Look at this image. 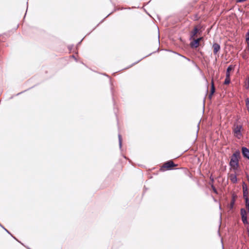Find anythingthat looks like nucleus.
Wrapping results in <instances>:
<instances>
[{
    "label": "nucleus",
    "mask_w": 249,
    "mask_h": 249,
    "mask_svg": "<svg viewBox=\"0 0 249 249\" xmlns=\"http://www.w3.org/2000/svg\"><path fill=\"white\" fill-rule=\"evenodd\" d=\"M240 158L241 155L239 150L235 151L231 157L229 165L234 171L237 170L239 167V159Z\"/></svg>",
    "instance_id": "f257e3e1"
},
{
    "label": "nucleus",
    "mask_w": 249,
    "mask_h": 249,
    "mask_svg": "<svg viewBox=\"0 0 249 249\" xmlns=\"http://www.w3.org/2000/svg\"><path fill=\"white\" fill-rule=\"evenodd\" d=\"M243 129V126L241 124H234L232 128L234 136L238 139H240L242 137L241 130Z\"/></svg>",
    "instance_id": "f03ea898"
},
{
    "label": "nucleus",
    "mask_w": 249,
    "mask_h": 249,
    "mask_svg": "<svg viewBox=\"0 0 249 249\" xmlns=\"http://www.w3.org/2000/svg\"><path fill=\"white\" fill-rule=\"evenodd\" d=\"M176 166L177 165L175 164L172 160H169L164 163L160 168V170L164 171V169L165 168L167 170H171L173 167Z\"/></svg>",
    "instance_id": "7ed1b4c3"
},
{
    "label": "nucleus",
    "mask_w": 249,
    "mask_h": 249,
    "mask_svg": "<svg viewBox=\"0 0 249 249\" xmlns=\"http://www.w3.org/2000/svg\"><path fill=\"white\" fill-rule=\"evenodd\" d=\"M240 213L241 215V219L243 223L245 224H248V221L247 219V212L244 208H241L240 210Z\"/></svg>",
    "instance_id": "20e7f679"
},
{
    "label": "nucleus",
    "mask_w": 249,
    "mask_h": 249,
    "mask_svg": "<svg viewBox=\"0 0 249 249\" xmlns=\"http://www.w3.org/2000/svg\"><path fill=\"white\" fill-rule=\"evenodd\" d=\"M203 39V37H200L197 39H194L193 41L190 43V46L192 48H196L199 45V42L200 41Z\"/></svg>",
    "instance_id": "39448f33"
},
{
    "label": "nucleus",
    "mask_w": 249,
    "mask_h": 249,
    "mask_svg": "<svg viewBox=\"0 0 249 249\" xmlns=\"http://www.w3.org/2000/svg\"><path fill=\"white\" fill-rule=\"evenodd\" d=\"M241 152L244 158L249 160V149L246 147L241 148Z\"/></svg>",
    "instance_id": "423d86ee"
},
{
    "label": "nucleus",
    "mask_w": 249,
    "mask_h": 249,
    "mask_svg": "<svg viewBox=\"0 0 249 249\" xmlns=\"http://www.w3.org/2000/svg\"><path fill=\"white\" fill-rule=\"evenodd\" d=\"M242 188H243V198H245L246 197L248 196V189L247 184L245 183V182H243L242 184Z\"/></svg>",
    "instance_id": "0eeeda50"
},
{
    "label": "nucleus",
    "mask_w": 249,
    "mask_h": 249,
    "mask_svg": "<svg viewBox=\"0 0 249 249\" xmlns=\"http://www.w3.org/2000/svg\"><path fill=\"white\" fill-rule=\"evenodd\" d=\"M220 46L217 43H214L213 45V52L214 55H217L220 50Z\"/></svg>",
    "instance_id": "6e6552de"
},
{
    "label": "nucleus",
    "mask_w": 249,
    "mask_h": 249,
    "mask_svg": "<svg viewBox=\"0 0 249 249\" xmlns=\"http://www.w3.org/2000/svg\"><path fill=\"white\" fill-rule=\"evenodd\" d=\"M229 178L233 183H236L237 182V175L236 174H231L229 175Z\"/></svg>",
    "instance_id": "1a4fd4ad"
},
{
    "label": "nucleus",
    "mask_w": 249,
    "mask_h": 249,
    "mask_svg": "<svg viewBox=\"0 0 249 249\" xmlns=\"http://www.w3.org/2000/svg\"><path fill=\"white\" fill-rule=\"evenodd\" d=\"M215 91V89L214 85V82L213 79H212L211 81V89L210 90V93L209 95V98H211L212 97V96L214 94Z\"/></svg>",
    "instance_id": "9d476101"
},
{
    "label": "nucleus",
    "mask_w": 249,
    "mask_h": 249,
    "mask_svg": "<svg viewBox=\"0 0 249 249\" xmlns=\"http://www.w3.org/2000/svg\"><path fill=\"white\" fill-rule=\"evenodd\" d=\"M199 31V29H198L197 27H195L194 29L191 32V37L193 38L194 37Z\"/></svg>",
    "instance_id": "9b49d317"
},
{
    "label": "nucleus",
    "mask_w": 249,
    "mask_h": 249,
    "mask_svg": "<svg viewBox=\"0 0 249 249\" xmlns=\"http://www.w3.org/2000/svg\"><path fill=\"white\" fill-rule=\"evenodd\" d=\"M233 69L232 65L229 66L226 70V77H230V71Z\"/></svg>",
    "instance_id": "f8f14e48"
},
{
    "label": "nucleus",
    "mask_w": 249,
    "mask_h": 249,
    "mask_svg": "<svg viewBox=\"0 0 249 249\" xmlns=\"http://www.w3.org/2000/svg\"><path fill=\"white\" fill-rule=\"evenodd\" d=\"M235 199L234 198V196H232L231 200L230 202V205H229V208L230 210H231L233 209L234 205L235 204Z\"/></svg>",
    "instance_id": "ddd939ff"
},
{
    "label": "nucleus",
    "mask_w": 249,
    "mask_h": 249,
    "mask_svg": "<svg viewBox=\"0 0 249 249\" xmlns=\"http://www.w3.org/2000/svg\"><path fill=\"white\" fill-rule=\"evenodd\" d=\"M244 199L245 200L246 208L248 209V210L249 211V197H246L244 198Z\"/></svg>",
    "instance_id": "4468645a"
},
{
    "label": "nucleus",
    "mask_w": 249,
    "mask_h": 249,
    "mask_svg": "<svg viewBox=\"0 0 249 249\" xmlns=\"http://www.w3.org/2000/svg\"><path fill=\"white\" fill-rule=\"evenodd\" d=\"M245 88L247 89H249V78H247L246 80L245 83Z\"/></svg>",
    "instance_id": "2eb2a0df"
},
{
    "label": "nucleus",
    "mask_w": 249,
    "mask_h": 249,
    "mask_svg": "<svg viewBox=\"0 0 249 249\" xmlns=\"http://www.w3.org/2000/svg\"><path fill=\"white\" fill-rule=\"evenodd\" d=\"M118 138H119V147H120V148L121 149L122 146V139L121 135L120 134L118 135Z\"/></svg>",
    "instance_id": "dca6fc26"
},
{
    "label": "nucleus",
    "mask_w": 249,
    "mask_h": 249,
    "mask_svg": "<svg viewBox=\"0 0 249 249\" xmlns=\"http://www.w3.org/2000/svg\"><path fill=\"white\" fill-rule=\"evenodd\" d=\"M231 82L230 77H226V78L224 81V84L228 85Z\"/></svg>",
    "instance_id": "f3484780"
},
{
    "label": "nucleus",
    "mask_w": 249,
    "mask_h": 249,
    "mask_svg": "<svg viewBox=\"0 0 249 249\" xmlns=\"http://www.w3.org/2000/svg\"><path fill=\"white\" fill-rule=\"evenodd\" d=\"M246 41L248 44V50L249 51V36L247 35V34H246Z\"/></svg>",
    "instance_id": "a211bd4d"
},
{
    "label": "nucleus",
    "mask_w": 249,
    "mask_h": 249,
    "mask_svg": "<svg viewBox=\"0 0 249 249\" xmlns=\"http://www.w3.org/2000/svg\"><path fill=\"white\" fill-rule=\"evenodd\" d=\"M212 189H213V191L215 193L217 194V190H216V188H215L213 185H212Z\"/></svg>",
    "instance_id": "6ab92c4d"
},
{
    "label": "nucleus",
    "mask_w": 249,
    "mask_h": 249,
    "mask_svg": "<svg viewBox=\"0 0 249 249\" xmlns=\"http://www.w3.org/2000/svg\"><path fill=\"white\" fill-rule=\"evenodd\" d=\"M247 0H236V2L241 3L246 1Z\"/></svg>",
    "instance_id": "aec40b11"
},
{
    "label": "nucleus",
    "mask_w": 249,
    "mask_h": 249,
    "mask_svg": "<svg viewBox=\"0 0 249 249\" xmlns=\"http://www.w3.org/2000/svg\"><path fill=\"white\" fill-rule=\"evenodd\" d=\"M4 230H5L7 232H8L9 234H10V235H11V236H12L14 239H16V240H17V239H16L15 237H14V236H13V235L10 233V232H9V231L7 230V229H4Z\"/></svg>",
    "instance_id": "412c9836"
},
{
    "label": "nucleus",
    "mask_w": 249,
    "mask_h": 249,
    "mask_svg": "<svg viewBox=\"0 0 249 249\" xmlns=\"http://www.w3.org/2000/svg\"><path fill=\"white\" fill-rule=\"evenodd\" d=\"M199 18V17L197 15H196L195 17V20H198Z\"/></svg>",
    "instance_id": "4be33fe9"
},
{
    "label": "nucleus",
    "mask_w": 249,
    "mask_h": 249,
    "mask_svg": "<svg viewBox=\"0 0 249 249\" xmlns=\"http://www.w3.org/2000/svg\"><path fill=\"white\" fill-rule=\"evenodd\" d=\"M247 232H248V236L249 237V229H247Z\"/></svg>",
    "instance_id": "5701e85b"
},
{
    "label": "nucleus",
    "mask_w": 249,
    "mask_h": 249,
    "mask_svg": "<svg viewBox=\"0 0 249 249\" xmlns=\"http://www.w3.org/2000/svg\"><path fill=\"white\" fill-rule=\"evenodd\" d=\"M247 180L249 183V177L248 175L247 176Z\"/></svg>",
    "instance_id": "b1692460"
},
{
    "label": "nucleus",
    "mask_w": 249,
    "mask_h": 249,
    "mask_svg": "<svg viewBox=\"0 0 249 249\" xmlns=\"http://www.w3.org/2000/svg\"><path fill=\"white\" fill-rule=\"evenodd\" d=\"M152 54V53H150V54H149L148 55H147V56H146L145 57H147V56H149V55H151V54Z\"/></svg>",
    "instance_id": "393cba45"
},
{
    "label": "nucleus",
    "mask_w": 249,
    "mask_h": 249,
    "mask_svg": "<svg viewBox=\"0 0 249 249\" xmlns=\"http://www.w3.org/2000/svg\"><path fill=\"white\" fill-rule=\"evenodd\" d=\"M247 35L249 36V30L247 32Z\"/></svg>",
    "instance_id": "a878e982"
},
{
    "label": "nucleus",
    "mask_w": 249,
    "mask_h": 249,
    "mask_svg": "<svg viewBox=\"0 0 249 249\" xmlns=\"http://www.w3.org/2000/svg\"><path fill=\"white\" fill-rule=\"evenodd\" d=\"M72 57L73 58H74L75 59H76V58H75V57L74 55H72Z\"/></svg>",
    "instance_id": "bb28decb"
},
{
    "label": "nucleus",
    "mask_w": 249,
    "mask_h": 249,
    "mask_svg": "<svg viewBox=\"0 0 249 249\" xmlns=\"http://www.w3.org/2000/svg\"><path fill=\"white\" fill-rule=\"evenodd\" d=\"M140 60H138V61H137V62H135V64H137V63H139V62H140Z\"/></svg>",
    "instance_id": "cd10ccee"
},
{
    "label": "nucleus",
    "mask_w": 249,
    "mask_h": 249,
    "mask_svg": "<svg viewBox=\"0 0 249 249\" xmlns=\"http://www.w3.org/2000/svg\"><path fill=\"white\" fill-rule=\"evenodd\" d=\"M140 60H138V61H137V62H135V64H137V63H139V62H140Z\"/></svg>",
    "instance_id": "c85d7f7f"
},
{
    "label": "nucleus",
    "mask_w": 249,
    "mask_h": 249,
    "mask_svg": "<svg viewBox=\"0 0 249 249\" xmlns=\"http://www.w3.org/2000/svg\"><path fill=\"white\" fill-rule=\"evenodd\" d=\"M140 60H138V61H137V62H135V64H137V63H139V62H140Z\"/></svg>",
    "instance_id": "c756f323"
},
{
    "label": "nucleus",
    "mask_w": 249,
    "mask_h": 249,
    "mask_svg": "<svg viewBox=\"0 0 249 249\" xmlns=\"http://www.w3.org/2000/svg\"><path fill=\"white\" fill-rule=\"evenodd\" d=\"M140 60H138V61H137V62H135V64H137V63H139V62H140Z\"/></svg>",
    "instance_id": "7c9ffc66"
},
{
    "label": "nucleus",
    "mask_w": 249,
    "mask_h": 249,
    "mask_svg": "<svg viewBox=\"0 0 249 249\" xmlns=\"http://www.w3.org/2000/svg\"><path fill=\"white\" fill-rule=\"evenodd\" d=\"M0 227H2L4 230V229H5L2 225V226H0Z\"/></svg>",
    "instance_id": "2f4dec72"
},
{
    "label": "nucleus",
    "mask_w": 249,
    "mask_h": 249,
    "mask_svg": "<svg viewBox=\"0 0 249 249\" xmlns=\"http://www.w3.org/2000/svg\"><path fill=\"white\" fill-rule=\"evenodd\" d=\"M81 42V41L78 43V45L80 44Z\"/></svg>",
    "instance_id": "473e14b6"
},
{
    "label": "nucleus",
    "mask_w": 249,
    "mask_h": 249,
    "mask_svg": "<svg viewBox=\"0 0 249 249\" xmlns=\"http://www.w3.org/2000/svg\"><path fill=\"white\" fill-rule=\"evenodd\" d=\"M20 93H18L17 94V95H19Z\"/></svg>",
    "instance_id": "72a5a7b5"
},
{
    "label": "nucleus",
    "mask_w": 249,
    "mask_h": 249,
    "mask_svg": "<svg viewBox=\"0 0 249 249\" xmlns=\"http://www.w3.org/2000/svg\"><path fill=\"white\" fill-rule=\"evenodd\" d=\"M0 226H2V225L0 223Z\"/></svg>",
    "instance_id": "f704fd0d"
}]
</instances>
